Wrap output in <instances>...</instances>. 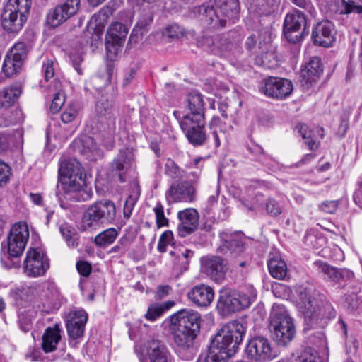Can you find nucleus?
<instances>
[{
    "mask_svg": "<svg viewBox=\"0 0 362 362\" xmlns=\"http://www.w3.org/2000/svg\"><path fill=\"white\" fill-rule=\"evenodd\" d=\"M35 288V291L40 292L39 298L46 311H53L59 307L60 294L54 284L45 283Z\"/></svg>",
    "mask_w": 362,
    "mask_h": 362,
    "instance_id": "nucleus-25",
    "label": "nucleus"
},
{
    "mask_svg": "<svg viewBox=\"0 0 362 362\" xmlns=\"http://www.w3.org/2000/svg\"><path fill=\"white\" fill-rule=\"evenodd\" d=\"M129 32L128 28L119 22L113 23L108 28L106 39L122 43Z\"/></svg>",
    "mask_w": 362,
    "mask_h": 362,
    "instance_id": "nucleus-39",
    "label": "nucleus"
},
{
    "mask_svg": "<svg viewBox=\"0 0 362 362\" xmlns=\"http://www.w3.org/2000/svg\"><path fill=\"white\" fill-rule=\"evenodd\" d=\"M165 173L173 179L180 178L183 176V170L171 159H168L165 164Z\"/></svg>",
    "mask_w": 362,
    "mask_h": 362,
    "instance_id": "nucleus-51",
    "label": "nucleus"
},
{
    "mask_svg": "<svg viewBox=\"0 0 362 362\" xmlns=\"http://www.w3.org/2000/svg\"><path fill=\"white\" fill-rule=\"evenodd\" d=\"M202 269L213 281L221 283L225 278L226 267L218 257H205L202 259Z\"/></svg>",
    "mask_w": 362,
    "mask_h": 362,
    "instance_id": "nucleus-27",
    "label": "nucleus"
},
{
    "mask_svg": "<svg viewBox=\"0 0 362 362\" xmlns=\"http://www.w3.org/2000/svg\"><path fill=\"white\" fill-rule=\"evenodd\" d=\"M173 305V303L170 301L163 303H153L148 308L145 317L148 320L155 321L168 310Z\"/></svg>",
    "mask_w": 362,
    "mask_h": 362,
    "instance_id": "nucleus-42",
    "label": "nucleus"
},
{
    "mask_svg": "<svg viewBox=\"0 0 362 362\" xmlns=\"http://www.w3.org/2000/svg\"><path fill=\"white\" fill-rule=\"evenodd\" d=\"M334 35V25L328 20L318 22L313 28L312 38L314 43L320 46H332L335 40Z\"/></svg>",
    "mask_w": 362,
    "mask_h": 362,
    "instance_id": "nucleus-21",
    "label": "nucleus"
},
{
    "mask_svg": "<svg viewBox=\"0 0 362 362\" xmlns=\"http://www.w3.org/2000/svg\"><path fill=\"white\" fill-rule=\"evenodd\" d=\"M320 11L327 16L362 13V5L354 0H317Z\"/></svg>",
    "mask_w": 362,
    "mask_h": 362,
    "instance_id": "nucleus-11",
    "label": "nucleus"
},
{
    "mask_svg": "<svg viewBox=\"0 0 362 362\" xmlns=\"http://www.w3.org/2000/svg\"><path fill=\"white\" fill-rule=\"evenodd\" d=\"M153 15L149 10H143L138 21L132 30L131 37L133 35L142 36L146 28L152 22Z\"/></svg>",
    "mask_w": 362,
    "mask_h": 362,
    "instance_id": "nucleus-44",
    "label": "nucleus"
},
{
    "mask_svg": "<svg viewBox=\"0 0 362 362\" xmlns=\"http://www.w3.org/2000/svg\"><path fill=\"white\" fill-rule=\"evenodd\" d=\"M120 42L112 41L110 40L106 39V50H107V57L112 60L113 57H115L117 52L119 50V48L121 46Z\"/></svg>",
    "mask_w": 362,
    "mask_h": 362,
    "instance_id": "nucleus-58",
    "label": "nucleus"
},
{
    "mask_svg": "<svg viewBox=\"0 0 362 362\" xmlns=\"http://www.w3.org/2000/svg\"><path fill=\"white\" fill-rule=\"evenodd\" d=\"M266 209L269 214L273 216H276L281 213V209L279 204L272 199H269L267 200L266 203Z\"/></svg>",
    "mask_w": 362,
    "mask_h": 362,
    "instance_id": "nucleus-61",
    "label": "nucleus"
},
{
    "mask_svg": "<svg viewBox=\"0 0 362 362\" xmlns=\"http://www.w3.org/2000/svg\"><path fill=\"white\" fill-rule=\"evenodd\" d=\"M29 238L28 227L25 223H15L8 235L7 241L1 243L0 260L5 268H11L14 264L12 258L21 256Z\"/></svg>",
    "mask_w": 362,
    "mask_h": 362,
    "instance_id": "nucleus-4",
    "label": "nucleus"
},
{
    "mask_svg": "<svg viewBox=\"0 0 362 362\" xmlns=\"http://www.w3.org/2000/svg\"><path fill=\"white\" fill-rule=\"evenodd\" d=\"M85 176L81 163L74 158H65L59 169L57 195L59 199L84 202L90 199L92 192L83 189Z\"/></svg>",
    "mask_w": 362,
    "mask_h": 362,
    "instance_id": "nucleus-1",
    "label": "nucleus"
},
{
    "mask_svg": "<svg viewBox=\"0 0 362 362\" xmlns=\"http://www.w3.org/2000/svg\"><path fill=\"white\" fill-rule=\"evenodd\" d=\"M257 298V291L249 286L242 291H221L217 303L218 310L223 315L246 309Z\"/></svg>",
    "mask_w": 362,
    "mask_h": 362,
    "instance_id": "nucleus-5",
    "label": "nucleus"
},
{
    "mask_svg": "<svg viewBox=\"0 0 362 362\" xmlns=\"http://www.w3.org/2000/svg\"><path fill=\"white\" fill-rule=\"evenodd\" d=\"M299 134L305 140V143L310 150H315L318 147V142L313 134V129H309L305 124H299L296 127Z\"/></svg>",
    "mask_w": 362,
    "mask_h": 362,
    "instance_id": "nucleus-45",
    "label": "nucleus"
},
{
    "mask_svg": "<svg viewBox=\"0 0 362 362\" xmlns=\"http://www.w3.org/2000/svg\"><path fill=\"white\" fill-rule=\"evenodd\" d=\"M306 19L304 13L293 9L286 14L284 22V33L286 39L292 43L302 40L305 31Z\"/></svg>",
    "mask_w": 362,
    "mask_h": 362,
    "instance_id": "nucleus-10",
    "label": "nucleus"
},
{
    "mask_svg": "<svg viewBox=\"0 0 362 362\" xmlns=\"http://www.w3.org/2000/svg\"><path fill=\"white\" fill-rule=\"evenodd\" d=\"M76 269L80 274L88 276L91 272L92 267L87 262L79 261L76 264Z\"/></svg>",
    "mask_w": 362,
    "mask_h": 362,
    "instance_id": "nucleus-62",
    "label": "nucleus"
},
{
    "mask_svg": "<svg viewBox=\"0 0 362 362\" xmlns=\"http://www.w3.org/2000/svg\"><path fill=\"white\" fill-rule=\"evenodd\" d=\"M136 202V199L133 196H129L128 198L126 199L123 209L124 216L126 218H129L131 216L132 210L134 207Z\"/></svg>",
    "mask_w": 362,
    "mask_h": 362,
    "instance_id": "nucleus-60",
    "label": "nucleus"
},
{
    "mask_svg": "<svg viewBox=\"0 0 362 362\" xmlns=\"http://www.w3.org/2000/svg\"><path fill=\"white\" fill-rule=\"evenodd\" d=\"M139 362H175L165 344L160 340L148 341L146 349L138 354Z\"/></svg>",
    "mask_w": 362,
    "mask_h": 362,
    "instance_id": "nucleus-14",
    "label": "nucleus"
},
{
    "mask_svg": "<svg viewBox=\"0 0 362 362\" xmlns=\"http://www.w3.org/2000/svg\"><path fill=\"white\" fill-rule=\"evenodd\" d=\"M354 200L362 209V181L354 194Z\"/></svg>",
    "mask_w": 362,
    "mask_h": 362,
    "instance_id": "nucleus-64",
    "label": "nucleus"
},
{
    "mask_svg": "<svg viewBox=\"0 0 362 362\" xmlns=\"http://www.w3.org/2000/svg\"><path fill=\"white\" fill-rule=\"evenodd\" d=\"M187 298L193 303L199 307H207L214 300V289L204 284L192 287L187 293Z\"/></svg>",
    "mask_w": 362,
    "mask_h": 362,
    "instance_id": "nucleus-29",
    "label": "nucleus"
},
{
    "mask_svg": "<svg viewBox=\"0 0 362 362\" xmlns=\"http://www.w3.org/2000/svg\"><path fill=\"white\" fill-rule=\"evenodd\" d=\"M322 67L319 57H312L300 69V84L306 90L310 89L319 80Z\"/></svg>",
    "mask_w": 362,
    "mask_h": 362,
    "instance_id": "nucleus-22",
    "label": "nucleus"
},
{
    "mask_svg": "<svg viewBox=\"0 0 362 362\" xmlns=\"http://www.w3.org/2000/svg\"><path fill=\"white\" fill-rule=\"evenodd\" d=\"M48 88L54 92L52 99L50 111L52 113L58 112L65 103V95L62 90V83L59 79L54 78L53 85L49 84Z\"/></svg>",
    "mask_w": 362,
    "mask_h": 362,
    "instance_id": "nucleus-36",
    "label": "nucleus"
},
{
    "mask_svg": "<svg viewBox=\"0 0 362 362\" xmlns=\"http://www.w3.org/2000/svg\"><path fill=\"white\" fill-rule=\"evenodd\" d=\"M55 65H57V63L52 59H47L44 61L43 65H42V73L44 74L45 81L47 82H49L50 79L52 81H50L49 84L53 85V81L55 78ZM56 79H58L56 78Z\"/></svg>",
    "mask_w": 362,
    "mask_h": 362,
    "instance_id": "nucleus-49",
    "label": "nucleus"
},
{
    "mask_svg": "<svg viewBox=\"0 0 362 362\" xmlns=\"http://www.w3.org/2000/svg\"><path fill=\"white\" fill-rule=\"evenodd\" d=\"M346 306L351 311H354L357 309L359 305V299L356 292L345 297Z\"/></svg>",
    "mask_w": 362,
    "mask_h": 362,
    "instance_id": "nucleus-59",
    "label": "nucleus"
},
{
    "mask_svg": "<svg viewBox=\"0 0 362 362\" xmlns=\"http://www.w3.org/2000/svg\"><path fill=\"white\" fill-rule=\"evenodd\" d=\"M195 189L188 182H180L173 184L165 193L168 203L190 202L194 199Z\"/></svg>",
    "mask_w": 362,
    "mask_h": 362,
    "instance_id": "nucleus-20",
    "label": "nucleus"
},
{
    "mask_svg": "<svg viewBox=\"0 0 362 362\" xmlns=\"http://www.w3.org/2000/svg\"><path fill=\"white\" fill-rule=\"evenodd\" d=\"M78 115V109L74 105H68L62 115V120L64 123H69L76 119Z\"/></svg>",
    "mask_w": 362,
    "mask_h": 362,
    "instance_id": "nucleus-55",
    "label": "nucleus"
},
{
    "mask_svg": "<svg viewBox=\"0 0 362 362\" xmlns=\"http://www.w3.org/2000/svg\"><path fill=\"white\" fill-rule=\"evenodd\" d=\"M250 8L261 15H269L278 7L280 0H247Z\"/></svg>",
    "mask_w": 362,
    "mask_h": 362,
    "instance_id": "nucleus-38",
    "label": "nucleus"
},
{
    "mask_svg": "<svg viewBox=\"0 0 362 362\" xmlns=\"http://www.w3.org/2000/svg\"><path fill=\"white\" fill-rule=\"evenodd\" d=\"M268 269L272 276L277 279H284L287 274L286 264L279 256L270 257L268 261Z\"/></svg>",
    "mask_w": 362,
    "mask_h": 362,
    "instance_id": "nucleus-37",
    "label": "nucleus"
},
{
    "mask_svg": "<svg viewBox=\"0 0 362 362\" xmlns=\"http://www.w3.org/2000/svg\"><path fill=\"white\" fill-rule=\"evenodd\" d=\"M204 125V119H194L191 115L184 116L180 122V126L189 142L194 146L204 144L206 139Z\"/></svg>",
    "mask_w": 362,
    "mask_h": 362,
    "instance_id": "nucleus-15",
    "label": "nucleus"
},
{
    "mask_svg": "<svg viewBox=\"0 0 362 362\" xmlns=\"http://www.w3.org/2000/svg\"><path fill=\"white\" fill-rule=\"evenodd\" d=\"M297 306L305 318L313 320L320 315H325V313H322L321 305L312 298L310 291L305 288L299 292Z\"/></svg>",
    "mask_w": 362,
    "mask_h": 362,
    "instance_id": "nucleus-23",
    "label": "nucleus"
},
{
    "mask_svg": "<svg viewBox=\"0 0 362 362\" xmlns=\"http://www.w3.org/2000/svg\"><path fill=\"white\" fill-rule=\"evenodd\" d=\"M168 324L173 341L178 348L182 350H186L192 346L194 341L198 334L180 329V327L171 323Z\"/></svg>",
    "mask_w": 362,
    "mask_h": 362,
    "instance_id": "nucleus-30",
    "label": "nucleus"
},
{
    "mask_svg": "<svg viewBox=\"0 0 362 362\" xmlns=\"http://www.w3.org/2000/svg\"><path fill=\"white\" fill-rule=\"evenodd\" d=\"M156 216V223L158 228L168 226L169 221L164 214V208L160 202H158L153 209Z\"/></svg>",
    "mask_w": 362,
    "mask_h": 362,
    "instance_id": "nucleus-50",
    "label": "nucleus"
},
{
    "mask_svg": "<svg viewBox=\"0 0 362 362\" xmlns=\"http://www.w3.org/2000/svg\"><path fill=\"white\" fill-rule=\"evenodd\" d=\"M88 315L84 310L71 311L66 319V327L71 340L78 339L83 336Z\"/></svg>",
    "mask_w": 362,
    "mask_h": 362,
    "instance_id": "nucleus-19",
    "label": "nucleus"
},
{
    "mask_svg": "<svg viewBox=\"0 0 362 362\" xmlns=\"http://www.w3.org/2000/svg\"><path fill=\"white\" fill-rule=\"evenodd\" d=\"M118 235V231L114 228H110L97 235L95 238V245L105 247L112 244Z\"/></svg>",
    "mask_w": 362,
    "mask_h": 362,
    "instance_id": "nucleus-46",
    "label": "nucleus"
},
{
    "mask_svg": "<svg viewBox=\"0 0 362 362\" xmlns=\"http://www.w3.org/2000/svg\"><path fill=\"white\" fill-rule=\"evenodd\" d=\"M315 264L318 266L320 272L325 275V279L333 281H339L341 274L337 269L322 262H316Z\"/></svg>",
    "mask_w": 362,
    "mask_h": 362,
    "instance_id": "nucleus-48",
    "label": "nucleus"
},
{
    "mask_svg": "<svg viewBox=\"0 0 362 362\" xmlns=\"http://www.w3.org/2000/svg\"><path fill=\"white\" fill-rule=\"evenodd\" d=\"M240 10L238 0H214L211 6H202L199 11H204L213 27H224L227 22L234 23Z\"/></svg>",
    "mask_w": 362,
    "mask_h": 362,
    "instance_id": "nucleus-6",
    "label": "nucleus"
},
{
    "mask_svg": "<svg viewBox=\"0 0 362 362\" xmlns=\"http://www.w3.org/2000/svg\"><path fill=\"white\" fill-rule=\"evenodd\" d=\"M259 88L261 93L268 97L283 99L291 93L293 85L288 79L269 76L259 83Z\"/></svg>",
    "mask_w": 362,
    "mask_h": 362,
    "instance_id": "nucleus-12",
    "label": "nucleus"
},
{
    "mask_svg": "<svg viewBox=\"0 0 362 362\" xmlns=\"http://www.w3.org/2000/svg\"><path fill=\"white\" fill-rule=\"evenodd\" d=\"M59 231L69 247L78 245V234L74 228L67 223H63L59 226Z\"/></svg>",
    "mask_w": 362,
    "mask_h": 362,
    "instance_id": "nucleus-43",
    "label": "nucleus"
},
{
    "mask_svg": "<svg viewBox=\"0 0 362 362\" xmlns=\"http://www.w3.org/2000/svg\"><path fill=\"white\" fill-rule=\"evenodd\" d=\"M179 223L177 233L180 237H185L193 233L198 226L199 214L196 209L187 208L177 213Z\"/></svg>",
    "mask_w": 362,
    "mask_h": 362,
    "instance_id": "nucleus-24",
    "label": "nucleus"
},
{
    "mask_svg": "<svg viewBox=\"0 0 362 362\" xmlns=\"http://www.w3.org/2000/svg\"><path fill=\"white\" fill-rule=\"evenodd\" d=\"M187 107L190 111V114L194 119H204V101L202 95L197 92L193 91L189 93L186 99Z\"/></svg>",
    "mask_w": 362,
    "mask_h": 362,
    "instance_id": "nucleus-33",
    "label": "nucleus"
},
{
    "mask_svg": "<svg viewBox=\"0 0 362 362\" xmlns=\"http://www.w3.org/2000/svg\"><path fill=\"white\" fill-rule=\"evenodd\" d=\"M19 84L15 83L0 90V108H8L12 106L21 94Z\"/></svg>",
    "mask_w": 362,
    "mask_h": 362,
    "instance_id": "nucleus-34",
    "label": "nucleus"
},
{
    "mask_svg": "<svg viewBox=\"0 0 362 362\" xmlns=\"http://www.w3.org/2000/svg\"><path fill=\"white\" fill-rule=\"evenodd\" d=\"M291 362H327L311 348H301L291 356Z\"/></svg>",
    "mask_w": 362,
    "mask_h": 362,
    "instance_id": "nucleus-35",
    "label": "nucleus"
},
{
    "mask_svg": "<svg viewBox=\"0 0 362 362\" xmlns=\"http://www.w3.org/2000/svg\"><path fill=\"white\" fill-rule=\"evenodd\" d=\"M116 217L115 204L110 200L96 202L83 214L82 226L84 230L95 228L103 223H112Z\"/></svg>",
    "mask_w": 362,
    "mask_h": 362,
    "instance_id": "nucleus-8",
    "label": "nucleus"
},
{
    "mask_svg": "<svg viewBox=\"0 0 362 362\" xmlns=\"http://www.w3.org/2000/svg\"><path fill=\"white\" fill-rule=\"evenodd\" d=\"M247 357L256 361H267L274 359L276 352L268 339L255 337L248 343L245 349Z\"/></svg>",
    "mask_w": 362,
    "mask_h": 362,
    "instance_id": "nucleus-13",
    "label": "nucleus"
},
{
    "mask_svg": "<svg viewBox=\"0 0 362 362\" xmlns=\"http://www.w3.org/2000/svg\"><path fill=\"white\" fill-rule=\"evenodd\" d=\"M201 46L206 49L214 54L221 57H228V52L231 49L232 45L225 39H219L211 37H205L199 42Z\"/></svg>",
    "mask_w": 362,
    "mask_h": 362,
    "instance_id": "nucleus-31",
    "label": "nucleus"
},
{
    "mask_svg": "<svg viewBox=\"0 0 362 362\" xmlns=\"http://www.w3.org/2000/svg\"><path fill=\"white\" fill-rule=\"evenodd\" d=\"M194 255V252L189 249H185L180 253L177 255V258L182 263L185 264H189V259L191 258Z\"/></svg>",
    "mask_w": 362,
    "mask_h": 362,
    "instance_id": "nucleus-63",
    "label": "nucleus"
},
{
    "mask_svg": "<svg viewBox=\"0 0 362 362\" xmlns=\"http://www.w3.org/2000/svg\"><path fill=\"white\" fill-rule=\"evenodd\" d=\"M80 0H65V1L50 11L47 16V23L55 28L74 16L80 7Z\"/></svg>",
    "mask_w": 362,
    "mask_h": 362,
    "instance_id": "nucleus-18",
    "label": "nucleus"
},
{
    "mask_svg": "<svg viewBox=\"0 0 362 362\" xmlns=\"http://www.w3.org/2000/svg\"><path fill=\"white\" fill-rule=\"evenodd\" d=\"M27 54L28 47L23 42H18L12 47L2 65V71L6 76H12L19 71Z\"/></svg>",
    "mask_w": 362,
    "mask_h": 362,
    "instance_id": "nucleus-16",
    "label": "nucleus"
},
{
    "mask_svg": "<svg viewBox=\"0 0 362 362\" xmlns=\"http://www.w3.org/2000/svg\"><path fill=\"white\" fill-rule=\"evenodd\" d=\"M220 238L222 242V245L220 246L221 251L227 252L228 250L235 255L243 252L245 237L242 233L223 231L220 233Z\"/></svg>",
    "mask_w": 362,
    "mask_h": 362,
    "instance_id": "nucleus-28",
    "label": "nucleus"
},
{
    "mask_svg": "<svg viewBox=\"0 0 362 362\" xmlns=\"http://www.w3.org/2000/svg\"><path fill=\"white\" fill-rule=\"evenodd\" d=\"M255 63L266 69H271L276 64V61L273 53L266 52L261 57H257Z\"/></svg>",
    "mask_w": 362,
    "mask_h": 362,
    "instance_id": "nucleus-52",
    "label": "nucleus"
},
{
    "mask_svg": "<svg viewBox=\"0 0 362 362\" xmlns=\"http://www.w3.org/2000/svg\"><path fill=\"white\" fill-rule=\"evenodd\" d=\"M134 167V154L127 148L120 151L111 164V170L118 175L119 181L124 182V175Z\"/></svg>",
    "mask_w": 362,
    "mask_h": 362,
    "instance_id": "nucleus-26",
    "label": "nucleus"
},
{
    "mask_svg": "<svg viewBox=\"0 0 362 362\" xmlns=\"http://www.w3.org/2000/svg\"><path fill=\"white\" fill-rule=\"evenodd\" d=\"M173 240V233L171 230H166L160 235L158 243V250L164 252L166 250V246L172 243Z\"/></svg>",
    "mask_w": 362,
    "mask_h": 362,
    "instance_id": "nucleus-54",
    "label": "nucleus"
},
{
    "mask_svg": "<svg viewBox=\"0 0 362 362\" xmlns=\"http://www.w3.org/2000/svg\"><path fill=\"white\" fill-rule=\"evenodd\" d=\"M339 205L337 200L325 201L319 205V209L323 212L327 214H334Z\"/></svg>",
    "mask_w": 362,
    "mask_h": 362,
    "instance_id": "nucleus-57",
    "label": "nucleus"
},
{
    "mask_svg": "<svg viewBox=\"0 0 362 362\" xmlns=\"http://www.w3.org/2000/svg\"><path fill=\"white\" fill-rule=\"evenodd\" d=\"M200 314L192 310H182L170 316L165 323H171L180 329L198 334L200 330Z\"/></svg>",
    "mask_w": 362,
    "mask_h": 362,
    "instance_id": "nucleus-17",
    "label": "nucleus"
},
{
    "mask_svg": "<svg viewBox=\"0 0 362 362\" xmlns=\"http://www.w3.org/2000/svg\"><path fill=\"white\" fill-rule=\"evenodd\" d=\"M61 329L58 325L47 327L42 337V349L45 353L56 350L61 340Z\"/></svg>",
    "mask_w": 362,
    "mask_h": 362,
    "instance_id": "nucleus-32",
    "label": "nucleus"
},
{
    "mask_svg": "<svg viewBox=\"0 0 362 362\" xmlns=\"http://www.w3.org/2000/svg\"><path fill=\"white\" fill-rule=\"evenodd\" d=\"M32 0H8L1 14V24L9 33H18L27 21Z\"/></svg>",
    "mask_w": 362,
    "mask_h": 362,
    "instance_id": "nucleus-7",
    "label": "nucleus"
},
{
    "mask_svg": "<svg viewBox=\"0 0 362 362\" xmlns=\"http://www.w3.org/2000/svg\"><path fill=\"white\" fill-rule=\"evenodd\" d=\"M112 108V100L106 96L102 95L95 103V112L99 117L110 114Z\"/></svg>",
    "mask_w": 362,
    "mask_h": 362,
    "instance_id": "nucleus-47",
    "label": "nucleus"
},
{
    "mask_svg": "<svg viewBox=\"0 0 362 362\" xmlns=\"http://www.w3.org/2000/svg\"><path fill=\"white\" fill-rule=\"evenodd\" d=\"M269 329L274 340L280 346H286L296 335V327L284 305L274 303L270 313Z\"/></svg>",
    "mask_w": 362,
    "mask_h": 362,
    "instance_id": "nucleus-3",
    "label": "nucleus"
},
{
    "mask_svg": "<svg viewBox=\"0 0 362 362\" xmlns=\"http://www.w3.org/2000/svg\"><path fill=\"white\" fill-rule=\"evenodd\" d=\"M11 168L4 162L0 160V187L6 185L11 175Z\"/></svg>",
    "mask_w": 362,
    "mask_h": 362,
    "instance_id": "nucleus-56",
    "label": "nucleus"
},
{
    "mask_svg": "<svg viewBox=\"0 0 362 362\" xmlns=\"http://www.w3.org/2000/svg\"><path fill=\"white\" fill-rule=\"evenodd\" d=\"M35 287L24 286L12 290L10 296L16 305L23 306V303L32 299V295L35 291Z\"/></svg>",
    "mask_w": 362,
    "mask_h": 362,
    "instance_id": "nucleus-40",
    "label": "nucleus"
},
{
    "mask_svg": "<svg viewBox=\"0 0 362 362\" xmlns=\"http://www.w3.org/2000/svg\"><path fill=\"white\" fill-rule=\"evenodd\" d=\"M245 334L244 325L237 320L228 322L212 339L209 354L199 362H226L237 351Z\"/></svg>",
    "mask_w": 362,
    "mask_h": 362,
    "instance_id": "nucleus-2",
    "label": "nucleus"
},
{
    "mask_svg": "<svg viewBox=\"0 0 362 362\" xmlns=\"http://www.w3.org/2000/svg\"><path fill=\"white\" fill-rule=\"evenodd\" d=\"M49 259L39 248H29L23 262V272L30 278L44 276L49 269Z\"/></svg>",
    "mask_w": 362,
    "mask_h": 362,
    "instance_id": "nucleus-9",
    "label": "nucleus"
},
{
    "mask_svg": "<svg viewBox=\"0 0 362 362\" xmlns=\"http://www.w3.org/2000/svg\"><path fill=\"white\" fill-rule=\"evenodd\" d=\"M209 126L215 146L218 147L221 145V139L226 138V124L221 121L218 117H214Z\"/></svg>",
    "mask_w": 362,
    "mask_h": 362,
    "instance_id": "nucleus-41",
    "label": "nucleus"
},
{
    "mask_svg": "<svg viewBox=\"0 0 362 362\" xmlns=\"http://www.w3.org/2000/svg\"><path fill=\"white\" fill-rule=\"evenodd\" d=\"M185 30L178 24H171L165 28L164 35L170 39H178L184 36Z\"/></svg>",
    "mask_w": 362,
    "mask_h": 362,
    "instance_id": "nucleus-53",
    "label": "nucleus"
}]
</instances>
